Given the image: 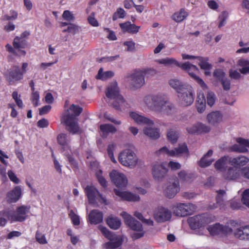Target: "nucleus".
I'll list each match as a JSON object with an SVG mask.
<instances>
[{"label":"nucleus","instance_id":"6e6d98bb","mask_svg":"<svg viewBox=\"0 0 249 249\" xmlns=\"http://www.w3.org/2000/svg\"><path fill=\"white\" fill-rule=\"evenodd\" d=\"M228 12L224 11H223L218 17V19L220 20L218 27L221 28V27L225 25L226 23V20L228 17Z\"/></svg>","mask_w":249,"mask_h":249},{"label":"nucleus","instance_id":"c85d7f7f","mask_svg":"<svg viewBox=\"0 0 249 249\" xmlns=\"http://www.w3.org/2000/svg\"><path fill=\"white\" fill-rule=\"evenodd\" d=\"M223 176L225 178L227 179H236L241 176V169L240 170L236 168L230 167Z\"/></svg>","mask_w":249,"mask_h":249},{"label":"nucleus","instance_id":"e433bc0d","mask_svg":"<svg viewBox=\"0 0 249 249\" xmlns=\"http://www.w3.org/2000/svg\"><path fill=\"white\" fill-rule=\"evenodd\" d=\"M196 107L199 113H202L206 108V100L204 94L199 93L197 98Z\"/></svg>","mask_w":249,"mask_h":249},{"label":"nucleus","instance_id":"49530a36","mask_svg":"<svg viewBox=\"0 0 249 249\" xmlns=\"http://www.w3.org/2000/svg\"><path fill=\"white\" fill-rule=\"evenodd\" d=\"M13 45L15 49L24 48L27 43L24 39L16 36L14 39Z\"/></svg>","mask_w":249,"mask_h":249},{"label":"nucleus","instance_id":"f3484780","mask_svg":"<svg viewBox=\"0 0 249 249\" xmlns=\"http://www.w3.org/2000/svg\"><path fill=\"white\" fill-rule=\"evenodd\" d=\"M171 212L164 207H158L154 213V217L158 222H164L171 218Z\"/></svg>","mask_w":249,"mask_h":249},{"label":"nucleus","instance_id":"774afa93","mask_svg":"<svg viewBox=\"0 0 249 249\" xmlns=\"http://www.w3.org/2000/svg\"><path fill=\"white\" fill-rule=\"evenodd\" d=\"M39 99V94L37 91H33L32 95V100L33 104L35 107H37L38 105V102Z\"/></svg>","mask_w":249,"mask_h":249},{"label":"nucleus","instance_id":"4c0bfd02","mask_svg":"<svg viewBox=\"0 0 249 249\" xmlns=\"http://www.w3.org/2000/svg\"><path fill=\"white\" fill-rule=\"evenodd\" d=\"M166 135L167 140L173 144L177 142L179 137L178 132L175 128L168 129Z\"/></svg>","mask_w":249,"mask_h":249},{"label":"nucleus","instance_id":"20e7f679","mask_svg":"<svg viewBox=\"0 0 249 249\" xmlns=\"http://www.w3.org/2000/svg\"><path fill=\"white\" fill-rule=\"evenodd\" d=\"M167 99L165 95L159 93L147 95L144 98L143 101L150 110L157 113L162 106L167 103Z\"/></svg>","mask_w":249,"mask_h":249},{"label":"nucleus","instance_id":"ea45409f","mask_svg":"<svg viewBox=\"0 0 249 249\" xmlns=\"http://www.w3.org/2000/svg\"><path fill=\"white\" fill-rule=\"evenodd\" d=\"M107 225L113 230L119 229L121 222L120 219L117 217H109L106 220Z\"/></svg>","mask_w":249,"mask_h":249},{"label":"nucleus","instance_id":"0eeeda50","mask_svg":"<svg viewBox=\"0 0 249 249\" xmlns=\"http://www.w3.org/2000/svg\"><path fill=\"white\" fill-rule=\"evenodd\" d=\"M99 230L103 235L110 240L106 243L107 249H114L119 247L122 244L123 240L121 237L116 235L114 233L109 231L106 227L101 225L98 226Z\"/></svg>","mask_w":249,"mask_h":249},{"label":"nucleus","instance_id":"9d476101","mask_svg":"<svg viewBox=\"0 0 249 249\" xmlns=\"http://www.w3.org/2000/svg\"><path fill=\"white\" fill-rule=\"evenodd\" d=\"M168 172V169L163 162H156L151 165V174L153 179L156 181H163Z\"/></svg>","mask_w":249,"mask_h":249},{"label":"nucleus","instance_id":"6ab92c4d","mask_svg":"<svg viewBox=\"0 0 249 249\" xmlns=\"http://www.w3.org/2000/svg\"><path fill=\"white\" fill-rule=\"evenodd\" d=\"M237 144L231 146L230 149L231 151L238 153H245L248 152L247 147L249 148V141L242 138L236 139Z\"/></svg>","mask_w":249,"mask_h":249},{"label":"nucleus","instance_id":"7ed1b4c3","mask_svg":"<svg viewBox=\"0 0 249 249\" xmlns=\"http://www.w3.org/2000/svg\"><path fill=\"white\" fill-rule=\"evenodd\" d=\"M156 73V71L153 69H143L134 71L133 73L128 75L127 77L130 79V84L132 87L139 88L145 84V76H149Z\"/></svg>","mask_w":249,"mask_h":249},{"label":"nucleus","instance_id":"aec40b11","mask_svg":"<svg viewBox=\"0 0 249 249\" xmlns=\"http://www.w3.org/2000/svg\"><path fill=\"white\" fill-rule=\"evenodd\" d=\"M21 195L22 189L21 187L19 186H17L7 193L6 201L10 203H16L19 199Z\"/></svg>","mask_w":249,"mask_h":249},{"label":"nucleus","instance_id":"a211bd4d","mask_svg":"<svg viewBox=\"0 0 249 249\" xmlns=\"http://www.w3.org/2000/svg\"><path fill=\"white\" fill-rule=\"evenodd\" d=\"M109 176L111 180L117 187L123 188L126 186L127 183V179L124 174L113 170L110 173Z\"/></svg>","mask_w":249,"mask_h":249},{"label":"nucleus","instance_id":"9b49d317","mask_svg":"<svg viewBox=\"0 0 249 249\" xmlns=\"http://www.w3.org/2000/svg\"><path fill=\"white\" fill-rule=\"evenodd\" d=\"M190 228L196 230L203 227L211 222V220L206 213L195 215L187 220Z\"/></svg>","mask_w":249,"mask_h":249},{"label":"nucleus","instance_id":"0e129e2a","mask_svg":"<svg viewBox=\"0 0 249 249\" xmlns=\"http://www.w3.org/2000/svg\"><path fill=\"white\" fill-rule=\"evenodd\" d=\"M62 17L64 19L69 21H73L74 19L73 15L69 10H65L64 11Z\"/></svg>","mask_w":249,"mask_h":249},{"label":"nucleus","instance_id":"a19ab883","mask_svg":"<svg viewBox=\"0 0 249 249\" xmlns=\"http://www.w3.org/2000/svg\"><path fill=\"white\" fill-rule=\"evenodd\" d=\"M222 225L216 223L208 227L207 230L212 235H222Z\"/></svg>","mask_w":249,"mask_h":249},{"label":"nucleus","instance_id":"4468645a","mask_svg":"<svg viewBox=\"0 0 249 249\" xmlns=\"http://www.w3.org/2000/svg\"><path fill=\"white\" fill-rule=\"evenodd\" d=\"M85 192L88 196L89 203L94 204L96 200L106 203V199L94 186L88 185L85 188Z\"/></svg>","mask_w":249,"mask_h":249},{"label":"nucleus","instance_id":"dca6fc26","mask_svg":"<svg viewBox=\"0 0 249 249\" xmlns=\"http://www.w3.org/2000/svg\"><path fill=\"white\" fill-rule=\"evenodd\" d=\"M213 76L220 82L224 91H228L231 88V81L226 77L225 72L221 69L215 70L213 72Z\"/></svg>","mask_w":249,"mask_h":249},{"label":"nucleus","instance_id":"37998d69","mask_svg":"<svg viewBox=\"0 0 249 249\" xmlns=\"http://www.w3.org/2000/svg\"><path fill=\"white\" fill-rule=\"evenodd\" d=\"M197 59L199 61V63L198 64L201 69L205 70H210L212 69V66L208 63V57L197 56Z\"/></svg>","mask_w":249,"mask_h":249},{"label":"nucleus","instance_id":"4be33fe9","mask_svg":"<svg viewBox=\"0 0 249 249\" xmlns=\"http://www.w3.org/2000/svg\"><path fill=\"white\" fill-rule=\"evenodd\" d=\"M223 117V114L221 112L213 111L207 114L206 120L210 124L216 126L222 122Z\"/></svg>","mask_w":249,"mask_h":249},{"label":"nucleus","instance_id":"a18cd8bd","mask_svg":"<svg viewBox=\"0 0 249 249\" xmlns=\"http://www.w3.org/2000/svg\"><path fill=\"white\" fill-rule=\"evenodd\" d=\"M156 154L158 156H167L168 157H174V152L172 150H170L166 146H163L156 152Z\"/></svg>","mask_w":249,"mask_h":249},{"label":"nucleus","instance_id":"473e14b6","mask_svg":"<svg viewBox=\"0 0 249 249\" xmlns=\"http://www.w3.org/2000/svg\"><path fill=\"white\" fill-rule=\"evenodd\" d=\"M239 71L243 75L249 74V59L240 58L237 62Z\"/></svg>","mask_w":249,"mask_h":249},{"label":"nucleus","instance_id":"7c9ffc66","mask_svg":"<svg viewBox=\"0 0 249 249\" xmlns=\"http://www.w3.org/2000/svg\"><path fill=\"white\" fill-rule=\"evenodd\" d=\"M120 26L124 32H128L130 34L137 33L140 28V26L131 24L129 21L120 23Z\"/></svg>","mask_w":249,"mask_h":249},{"label":"nucleus","instance_id":"4d7b16f0","mask_svg":"<svg viewBox=\"0 0 249 249\" xmlns=\"http://www.w3.org/2000/svg\"><path fill=\"white\" fill-rule=\"evenodd\" d=\"M197 127L198 133H208L211 130L210 126L201 123H198Z\"/></svg>","mask_w":249,"mask_h":249},{"label":"nucleus","instance_id":"052dcab7","mask_svg":"<svg viewBox=\"0 0 249 249\" xmlns=\"http://www.w3.org/2000/svg\"><path fill=\"white\" fill-rule=\"evenodd\" d=\"M69 215L73 225H79L80 224L79 217L74 213L73 210L70 211Z\"/></svg>","mask_w":249,"mask_h":249},{"label":"nucleus","instance_id":"6e6552de","mask_svg":"<svg viewBox=\"0 0 249 249\" xmlns=\"http://www.w3.org/2000/svg\"><path fill=\"white\" fill-rule=\"evenodd\" d=\"M171 209L175 215L184 217L193 213L196 207L192 203H177L172 205Z\"/></svg>","mask_w":249,"mask_h":249},{"label":"nucleus","instance_id":"3c124183","mask_svg":"<svg viewBox=\"0 0 249 249\" xmlns=\"http://www.w3.org/2000/svg\"><path fill=\"white\" fill-rule=\"evenodd\" d=\"M217 196H216V203L220 208H223L224 206V202L223 199V196L226 194L225 191L219 190L217 191Z\"/></svg>","mask_w":249,"mask_h":249},{"label":"nucleus","instance_id":"f257e3e1","mask_svg":"<svg viewBox=\"0 0 249 249\" xmlns=\"http://www.w3.org/2000/svg\"><path fill=\"white\" fill-rule=\"evenodd\" d=\"M82 111V107L72 104L61 118V123L64 124L66 126L68 131L72 134L82 133V130L79 126L75 118L79 116Z\"/></svg>","mask_w":249,"mask_h":249},{"label":"nucleus","instance_id":"1a4fd4ad","mask_svg":"<svg viewBox=\"0 0 249 249\" xmlns=\"http://www.w3.org/2000/svg\"><path fill=\"white\" fill-rule=\"evenodd\" d=\"M30 208L29 206L22 205L18 207L15 212L7 211L5 215L12 222H22L27 218Z\"/></svg>","mask_w":249,"mask_h":249},{"label":"nucleus","instance_id":"680f3d73","mask_svg":"<svg viewBox=\"0 0 249 249\" xmlns=\"http://www.w3.org/2000/svg\"><path fill=\"white\" fill-rule=\"evenodd\" d=\"M242 201L244 205L249 208V189H246L243 192Z\"/></svg>","mask_w":249,"mask_h":249},{"label":"nucleus","instance_id":"bb28decb","mask_svg":"<svg viewBox=\"0 0 249 249\" xmlns=\"http://www.w3.org/2000/svg\"><path fill=\"white\" fill-rule=\"evenodd\" d=\"M89 221L91 224H97L103 221V213L97 210H92L89 214Z\"/></svg>","mask_w":249,"mask_h":249},{"label":"nucleus","instance_id":"2f4dec72","mask_svg":"<svg viewBox=\"0 0 249 249\" xmlns=\"http://www.w3.org/2000/svg\"><path fill=\"white\" fill-rule=\"evenodd\" d=\"M150 126L144 127L143 129L144 134L152 139H158L160 137V130L157 128L151 127Z\"/></svg>","mask_w":249,"mask_h":249},{"label":"nucleus","instance_id":"5fc2aeb1","mask_svg":"<svg viewBox=\"0 0 249 249\" xmlns=\"http://www.w3.org/2000/svg\"><path fill=\"white\" fill-rule=\"evenodd\" d=\"M115 147L116 145L115 144L112 143L109 144L107 148L108 156L110 158L111 161L114 163L117 162L113 156V151L115 150Z\"/></svg>","mask_w":249,"mask_h":249},{"label":"nucleus","instance_id":"f8f14e48","mask_svg":"<svg viewBox=\"0 0 249 249\" xmlns=\"http://www.w3.org/2000/svg\"><path fill=\"white\" fill-rule=\"evenodd\" d=\"M182 70L187 71L190 76L193 78L196 82L204 89H207V87L204 81L196 75L199 71L198 68L194 65L191 64L189 62H186L184 63L180 64V67Z\"/></svg>","mask_w":249,"mask_h":249},{"label":"nucleus","instance_id":"603ef678","mask_svg":"<svg viewBox=\"0 0 249 249\" xmlns=\"http://www.w3.org/2000/svg\"><path fill=\"white\" fill-rule=\"evenodd\" d=\"M242 73H240L239 70L230 69L229 71V77L231 79L235 80H240L242 76Z\"/></svg>","mask_w":249,"mask_h":249},{"label":"nucleus","instance_id":"2eb2a0df","mask_svg":"<svg viewBox=\"0 0 249 249\" xmlns=\"http://www.w3.org/2000/svg\"><path fill=\"white\" fill-rule=\"evenodd\" d=\"M179 191V182L178 179H176L173 181L167 183L163 193L166 197L172 198L175 196Z\"/></svg>","mask_w":249,"mask_h":249},{"label":"nucleus","instance_id":"72a5a7b5","mask_svg":"<svg viewBox=\"0 0 249 249\" xmlns=\"http://www.w3.org/2000/svg\"><path fill=\"white\" fill-rule=\"evenodd\" d=\"M175 112V108L174 106L170 103L168 100H167V103L164 104L157 113L161 115H170Z\"/></svg>","mask_w":249,"mask_h":249},{"label":"nucleus","instance_id":"412c9836","mask_svg":"<svg viewBox=\"0 0 249 249\" xmlns=\"http://www.w3.org/2000/svg\"><path fill=\"white\" fill-rule=\"evenodd\" d=\"M129 117L137 124H146L147 125H154V122L152 120L146 118L142 114L135 111H131L129 113Z\"/></svg>","mask_w":249,"mask_h":249},{"label":"nucleus","instance_id":"13d9d810","mask_svg":"<svg viewBox=\"0 0 249 249\" xmlns=\"http://www.w3.org/2000/svg\"><path fill=\"white\" fill-rule=\"evenodd\" d=\"M125 12L124 10L122 8H119L117 9V11L114 13L112 17L113 20H116L118 18H124L125 16Z\"/></svg>","mask_w":249,"mask_h":249},{"label":"nucleus","instance_id":"58836bf2","mask_svg":"<svg viewBox=\"0 0 249 249\" xmlns=\"http://www.w3.org/2000/svg\"><path fill=\"white\" fill-rule=\"evenodd\" d=\"M156 62L159 64H163L166 67H169L174 65L179 67L181 64L175 59L169 57H166L165 58L157 60Z\"/></svg>","mask_w":249,"mask_h":249},{"label":"nucleus","instance_id":"c9c22d12","mask_svg":"<svg viewBox=\"0 0 249 249\" xmlns=\"http://www.w3.org/2000/svg\"><path fill=\"white\" fill-rule=\"evenodd\" d=\"M230 161L231 165L238 167L246 165L249 161V159L245 156H242L233 158L230 157Z\"/></svg>","mask_w":249,"mask_h":249},{"label":"nucleus","instance_id":"79ce46f5","mask_svg":"<svg viewBox=\"0 0 249 249\" xmlns=\"http://www.w3.org/2000/svg\"><path fill=\"white\" fill-rule=\"evenodd\" d=\"M114 73L113 71H107L104 72L103 69L101 68L98 71L97 75L96 76V78L104 81L112 77Z\"/></svg>","mask_w":249,"mask_h":249},{"label":"nucleus","instance_id":"39448f33","mask_svg":"<svg viewBox=\"0 0 249 249\" xmlns=\"http://www.w3.org/2000/svg\"><path fill=\"white\" fill-rule=\"evenodd\" d=\"M121 215L124 219L125 223L132 230L137 232L131 234V237L133 240H136L144 235V231L142 224L137 221L134 218L132 217L130 214L125 212H123Z\"/></svg>","mask_w":249,"mask_h":249},{"label":"nucleus","instance_id":"c03bdc74","mask_svg":"<svg viewBox=\"0 0 249 249\" xmlns=\"http://www.w3.org/2000/svg\"><path fill=\"white\" fill-rule=\"evenodd\" d=\"M188 16L184 9H181L179 12H176L172 16V19L177 22L182 21Z\"/></svg>","mask_w":249,"mask_h":249},{"label":"nucleus","instance_id":"864d4df0","mask_svg":"<svg viewBox=\"0 0 249 249\" xmlns=\"http://www.w3.org/2000/svg\"><path fill=\"white\" fill-rule=\"evenodd\" d=\"M216 96L213 92L211 91H208L207 93V104L212 107L216 101Z\"/></svg>","mask_w":249,"mask_h":249},{"label":"nucleus","instance_id":"423d86ee","mask_svg":"<svg viewBox=\"0 0 249 249\" xmlns=\"http://www.w3.org/2000/svg\"><path fill=\"white\" fill-rule=\"evenodd\" d=\"M118 160L122 165L130 169L134 168L139 161L136 154L129 148L125 149L120 152Z\"/></svg>","mask_w":249,"mask_h":249},{"label":"nucleus","instance_id":"f03ea898","mask_svg":"<svg viewBox=\"0 0 249 249\" xmlns=\"http://www.w3.org/2000/svg\"><path fill=\"white\" fill-rule=\"evenodd\" d=\"M106 94L107 98L114 100L111 104L115 109L123 111L129 107L128 104L123 96L120 94L119 88L116 82L112 83L108 86Z\"/></svg>","mask_w":249,"mask_h":249},{"label":"nucleus","instance_id":"ddd939ff","mask_svg":"<svg viewBox=\"0 0 249 249\" xmlns=\"http://www.w3.org/2000/svg\"><path fill=\"white\" fill-rule=\"evenodd\" d=\"M178 97L180 103L185 106L191 105L194 102V93L191 87H187L178 91Z\"/></svg>","mask_w":249,"mask_h":249},{"label":"nucleus","instance_id":"69168bd1","mask_svg":"<svg viewBox=\"0 0 249 249\" xmlns=\"http://www.w3.org/2000/svg\"><path fill=\"white\" fill-rule=\"evenodd\" d=\"M96 175L100 184L104 187H107V181L102 175V171L100 170Z\"/></svg>","mask_w":249,"mask_h":249},{"label":"nucleus","instance_id":"de8ad7c7","mask_svg":"<svg viewBox=\"0 0 249 249\" xmlns=\"http://www.w3.org/2000/svg\"><path fill=\"white\" fill-rule=\"evenodd\" d=\"M175 155L174 157H178L180 154L183 153H186L188 152L187 146L185 143L179 144L178 147L173 149Z\"/></svg>","mask_w":249,"mask_h":249},{"label":"nucleus","instance_id":"393cba45","mask_svg":"<svg viewBox=\"0 0 249 249\" xmlns=\"http://www.w3.org/2000/svg\"><path fill=\"white\" fill-rule=\"evenodd\" d=\"M114 192L116 196L120 197L123 200L135 202L139 201L140 199L139 196L127 192H122L118 189H114Z\"/></svg>","mask_w":249,"mask_h":249},{"label":"nucleus","instance_id":"09e8293b","mask_svg":"<svg viewBox=\"0 0 249 249\" xmlns=\"http://www.w3.org/2000/svg\"><path fill=\"white\" fill-rule=\"evenodd\" d=\"M179 178L184 181H189L194 178L193 174L187 173L185 171L182 170L178 173Z\"/></svg>","mask_w":249,"mask_h":249},{"label":"nucleus","instance_id":"c756f323","mask_svg":"<svg viewBox=\"0 0 249 249\" xmlns=\"http://www.w3.org/2000/svg\"><path fill=\"white\" fill-rule=\"evenodd\" d=\"M23 74L18 66H13L9 71V76L11 78L10 81H19L22 79Z\"/></svg>","mask_w":249,"mask_h":249},{"label":"nucleus","instance_id":"8fccbe9b","mask_svg":"<svg viewBox=\"0 0 249 249\" xmlns=\"http://www.w3.org/2000/svg\"><path fill=\"white\" fill-rule=\"evenodd\" d=\"M169 84L173 88L175 89L178 92V91H181L182 89L186 88L181 84L179 81L177 79L170 80L169 81Z\"/></svg>","mask_w":249,"mask_h":249},{"label":"nucleus","instance_id":"a878e982","mask_svg":"<svg viewBox=\"0 0 249 249\" xmlns=\"http://www.w3.org/2000/svg\"><path fill=\"white\" fill-rule=\"evenodd\" d=\"M57 140L58 143L62 146L63 152H66L68 150L71 151L70 145L71 139L69 136L64 133H61L58 135Z\"/></svg>","mask_w":249,"mask_h":249},{"label":"nucleus","instance_id":"f704fd0d","mask_svg":"<svg viewBox=\"0 0 249 249\" xmlns=\"http://www.w3.org/2000/svg\"><path fill=\"white\" fill-rule=\"evenodd\" d=\"M100 129L103 138H107L109 133L114 134L117 132L115 127L110 124H101Z\"/></svg>","mask_w":249,"mask_h":249},{"label":"nucleus","instance_id":"338daca9","mask_svg":"<svg viewBox=\"0 0 249 249\" xmlns=\"http://www.w3.org/2000/svg\"><path fill=\"white\" fill-rule=\"evenodd\" d=\"M168 166L172 170L176 171L181 168V164L177 162L170 161L168 164Z\"/></svg>","mask_w":249,"mask_h":249},{"label":"nucleus","instance_id":"bf43d9fd","mask_svg":"<svg viewBox=\"0 0 249 249\" xmlns=\"http://www.w3.org/2000/svg\"><path fill=\"white\" fill-rule=\"evenodd\" d=\"M36 239L39 244H46L47 243L45 235L38 231L36 232Z\"/></svg>","mask_w":249,"mask_h":249},{"label":"nucleus","instance_id":"5701e85b","mask_svg":"<svg viewBox=\"0 0 249 249\" xmlns=\"http://www.w3.org/2000/svg\"><path fill=\"white\" fill-rule=\"evenodd\" d=\"M231 164L230 157L229 156H223L218 159L214 163L215 169L224 174L227 172L228 165Z\"/></svg>","mask_w":249,"mask_h":249},{"label":"nucleus","instance_id":"b1692460","mask_svg":"<svg viewBox=\"0 0 249 249\" xmlns=\"http://www.w3.org/2000/svg\"><path fill=\"white\" fill-rule=\"evenodd\" d=\"M235 238L241 240H249V226H241L234 230Z\"/></svg>","mask_w":249,"mask_h":249},{"label":"nucleus","instance_id":"cd10ccee","mask_svg":"<svg viewBox=\"0 0 249 249\" xmlns=\"http://www.w3.org/2000/svg\"><path fill=\"white\" fill-rule=\"evenodd\" d=\"M213 154V151L209 150L206 154H205L197 163L198 165L202 168H205L210 166L213 161L214 159L211 158Z\"/></svg>","mask_w":249,"mask_h":249},{"label":"nucleus","instance_id":"e2e57ef3","mask_svg":"<svg viewBox=\"0 0 249 249\" xmlns=\"http://www.w3.org/2000/svg\"><path fill=\"white\" fill-rule=\"evenodd\" d=\"M12 97L15 101L17 106L19 108H22L23 104L22 100L20 98V96L18 97V93L17 91H14L12 93Z\"/></svg>","mask_w":249,"mask_h":249}]
</instances>
